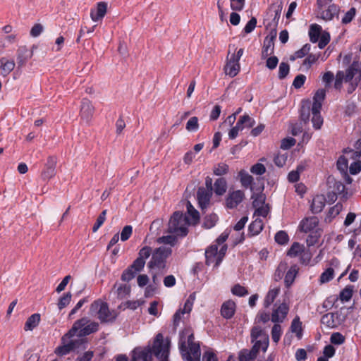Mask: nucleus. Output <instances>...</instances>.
<instances>
[{
    "mask_svg": "<svg viewBox=\"0 0 361 361\" xmlns=\"http://www.w3.org/2000/svg\"><path fill=\"white\" fill-rule=\"evenodd\" d=\"M170 346V341L166 338V343H164V337L162 334L159 333L157 334L152 348L149 345L145 347L143 350L140 348H135L133 350V353L135 354L138 359H141L143 361H152V354L159 357L160 354L162 353L163 355L165 353H169Z\"/></svg>",
    "mask_w": 361,
    "mask_h": 361,
    "instance_id": "obj_1",
    "label": "nucleus"
},
{
    "mask_svg": "<svg viewBox=\"0 0 361 361\" xmlns=\"http://www.w3.org/2000/svg\"><path fill=\"white\" fill-rule=\"evenodd\" d=\"M86 317L77 320L71 329L66 333L61 338V345L56 348L54 353L58 356H64L75 351L74 343L71 338L75 336L79 329L88 322Z\"/></svg>",
    "mask_w": 361,
    "mask_h": 361,
    "instance_id": "obj_2",
    "label": "nucleus"
},
{
    "mask_svg": "<svg viewBox=\"0 0 361 361\" xmlns=\"http://www.w3.org/2000/svg\"><path fill=\"white\" fill-rule=\"evenodd\" d=\"M151 251L152 247L146 245L142 247L139 250L138 257L123 271L121 279L128 282L135 276L137 273L140 272L145 265L146 259L150 257Z\"/></svg>",
    "mask_w": 361,
    "mask_h": 361,
    "instance_id": "obj_3",
    "label": "nucleus"
},
{
    "mask_svg": "<svg viewBox=\"0 0 361 361\" xmlns=\"http://www.w3.org/2000/svg\"><path fill=\"white\" fill-rule=\"evenodd\" d=\"M187 224H190L188 217L184 216L183 212L176 211L173 212L169 220L168 231L170 233H175L178 236L185 237L188 233Z\"/></svg>",
    "mask_w": 361,
    "mask_h": 361,
    "instance_id": "obj_4",
    "label": "nucleus"
},
{
    "mask_svg": "<svg viewBox=\"0 0 361 361\" xmlns=\"http://www.w3.org/2000/svg\"><path fill=\"white\" fill-rule=\"evenodd\" d=\"M172 254V248L171 247L160 246L151 251L152 258L147 264L149 269H152L157 268L163 270L166 267L167 259Z\"/></svg>",
    "mask_w": 361,
    "mask_h": 361,
    "instance_id": "obj_5",
    "label": "nucleus"
},
{
    "mask_svg": "<svg viewBox=\"0 0 361 361\" xmlns=\"http://www.w3.org/2000/svg\"><path fill=\"white\" fill-rule=\"evenodd\" d=\"M190 351L188 349L185 341L179 343V350L181 357L184 361H200V345L195 343L189 345Z\"/></svg>",
    "mask_w": 361,
    "mask_h": 361,
    "instance_id": "obj_6",
    "label": "nucleus"
},
{
    "mask_svg": "<svg viewBox=\"0 0 361 361\" xmlns=\"http://www.w3.org/2000/svg\"><path fill=\"white\" fill-rule=\"evenodd\" d=\"M343 307L341 309L342 310ZM346 319V315L343 314L341 311L336 312L327 313L322 317V324L326 325L327 327L334 329L342 324Z\"/></svg>",
    "mask_w": 361,
    "mask_h": 361,
    "instance_id": "obj_7",
    "label": "nucleus"
},
{
    "mask_svg": "<svg viewBox=\"0 0 361 361\" xmlns=\"http://www.w3.org/2000/svg\"><path fill=\"white\" fill-rule=\"evenodd\" d=\"M358 73L357 69L353 68L350 66L345 70V73L343 71H337L335 77L334 88L336 90H341L343 81L345 82H351L355 75Z\"/></svg>",
    "mask_w": 361,
    "mask_h": 361,
    "instance_id": "obj_8",
    "label": "nucleus"
},
{
    "mask_svg": "<svg viewBox=\"0 0 361 361\" xmlns=\"http://www.w3.org/2000/svg\"><path fill=\"white\" fill-rule=\"evenodd\" d=\"M245 197V192L241 190H230L225 200V206L229 209H235L243 201Z\"/></svg>",
    "mask_w": 361,
    "mask_h": 361,
    "instance_id": "obj_9",
    "label": "nucleus"
},
{
    "mask_svg": "<svg viewBox=\"0 0 361 361\" xmlns=\"http://www.w3.org/2000/svg\"><path fill=\"white\" fill-rule=\"evenodd\" d=\"M57 158L54 156H49L44 164V169L41 173V178L44 181H47L56 175V166Z\"/></svg>",
    "mask_w": 361,
    "mask_h": 361,
    "instance_id": "obj_10",
    "label": "nucleus"
},
{
    "mask_svg": "<svg viewBox=\"0 0 361 361\" xmlns=\"http://www.w3.org/2000/svg\"><path fill=\"white\" fill-rule=\"evenodd\" d=\"M289 311L288 304L283 302L272 312L271 320L274 323H282Z\"/></svg>",
    "mask_w": 361,
    "mask_h": 361,
    "instance_id": "obj_11",
    "label": "nucleus"
},
{
    "mask_svg": "<svg viewBox=\"0 0 361 361\" xmlns=\"http://www.w3.org/2000/svg\"><path fill=\"white\" fill-rule=\"evenodd\" d=\"M33 52L29 50L26 46H20L17 50V63L18 67L24 66L27 61L32 58Z\"/></svg>",
    "mask_w": 361,
    "mask_h": 361,
    "instance_id": "obj_12",
    "label": "nucleus"
},
{
    "mask_svg": "<svg viewBox=\"0 0 361 361\" xmlns=\"http://www.w3.org/2000/svg\"><path fill=\"white\" fill-rule=\"evenodd\" d=\"M212 197V192L207 190L204 188L200 187L197 192V198L200 207L202 209L206 208Z\"/></svg>",
    "mask_w": 361,
    "mask_h": 361,
    "instance_id": "obj_13",
    "label": "nucleus"
},
{
    "mask_svg": "<svg viewBox=\"0 0 361 361\" xmlns=\"http://www.w3.org/2000/svg\"><path fill=\"white\" fill-rule=\"evenodd\" d=\"M236 304L234 301L231 300H228L224 302L221 307V316L226 319H231L235 312Z\"/></svg>",
    "mask_w": 361,
    "mask_h": 361,
    "instance_id": "obj_14",
    "label": "nucleus"
},
{
    "mask_svg": "<svg viewBox=\"0 0 361 361\" xmlns=\"http://www.w3.org/2000/svg\"><path fill=\"white\" fill-rule=\"evenodd\" d=\"M107 4L104 1H101L97 4V8L95 10L92 9L90 11L91 19L94 22H97L102 20L106 13Z\"/></svg>",
    "mask_w": 361,
    "mask_h": 361,
    "instance_id": "obj_15",
    "label": "nucleus"
},
{
    "mask_svg": "<svg viewBox=\"0 0 361 361\" xmlns=\"http://www.w3.org/2000/svg\"><path fill=\"white\" fill-rule=\"evenodd\" d=\"M205 264L207 266H209L212 264L214 265L216 263L218 260L219 255H218V245H212L209 246L205 250Z\"/></svg>",
    "mask_w": 361,
    "mask_h": 361,
    "instance_id": "obj_16",
    "label": "nucleus"
},
{
    "mask_svg": "<svg viewBox=\"0 0 361 361\" xmlns=\"http://www.w3.org/2000/svg\"><path fill=\"white\" fill-rule=\"evenodd\" d=\"M326 201V197H324V195H316L313 198L312 202L310 206L311 212L315 214L320 213L323 210V209L325 206Z\"/></svg>",
    "mask_w": 361,
    "mask_h": 361,
    "instance_id": "obj_17",
    "label": "nucleus"
},
{
    "mask_svg": "<svg viewBox=\"0 0 361 361\" xmlns=\"http://www.w3.org/2000/svg\"><path fill=\"white\" fill-rule=\"evenodd\" d=\"M94 107L91 102L86 98L82 99L81 102L80 116L82 118L88 121L92 116Z\"/></svg>",
    "mask_w": 361,
    "mask_h": 361,
    "instance_id": "obj_18",
    "label": "nucleus"
},
{
    "mask_svg": "<svg viewBox=\"0 0 361 361\" xmlns=\"http://www.w3.org/2000/svg\"><path fill=\"white\" fill-rule=\"evenodd\" d=\"M110 316L111 312L108 304L104 302L98 310V318L102 323L112 322L115 320V317H110Z\"/></svg>",
    "mask_w": 361,
    "mask_h": 361,
    "instance_id": "obj_19",
    "label": "nucleus"
},
{
    "mask_svg": "<svg viewBox=\"0 0 361 361\" xmlns=\"http://www.w3.org/2000/svg\"><path fill=\"white\" fill-rule=\"evenodd\" d=\"M311 112V101L310 99H302L301 102V107L300 110V120L304 123L308 122Z\"/></svg>",
    "mask_w": 361,
    "mask_h": 361,
    "instance_id": "obj_20",
    "label": "nucleus"
},
{
    "mask_svg": "<svg viewBox=\"0 0 361 361\" xmlns=\"http://www.w3.org/2000/svg\"><path fill=\"white\" fill-rule=\"evenodd\" d=\"M317 226L318 221L315 217L303 219L300 223V231L305 233H308L316 230L315 228Z\"/></svg>",
    "mask_w": 361,
    "mask_h": 361,
    "instance_id": "obj_21",
    "label": "nucleus"
},
{
    "mask_svg": "<svg viewBox=\"0 0 361 361\" xmlns=\"http://www.w3.org/2000/svg\"><path fill=\"white\" fill-rule=\"evenodd\" d=\"M15 62L13 60H8L3 57L0 59L1 75L6 77L15 68Z\"/></svg>",
    "mask_w": 361,
    "mask_h": 361,
    "instance_id": "obj_22",
    "label": "nucleus"
},
{
    "mask_svg": "<svg viewBox=\"0 0 361 361\" xmlns=\"http://www.w3.org/2000/svg\"><path fill=\"white\" fill-rule=\"evenodd\" d=\"M283 8L282 3L279 5L276 6L275 4H271L269 7V11H273L274 13V17L271 22H269L267 25V27H277L280 17L281 11Z\"/></svg>",
    "mask_w": 361,
    "mask_h": 361,
    "instance_id": "obj_23",
    "label": "nucleus"
},
{
    "mask_svg": "<svg viewBox=\"0 0 361 361\" xmlns=\"http://www.w3.org/2000/svg\"><path fill=\"white\" fill-rule=\"evenodd\" d=\"M263 228L264 224L262 220L260 219H256L249 225L247 235L249 237L257 235L262 231Z\"/></svg>",
    "mask_w": 361,
    "mask_h": 361,
    "instance_id": "obj_24",
    "label": "nucleus"
},
{
    "mask_svg": "<svg viewBox=\"0 0 361 361\" xmlns=\"http://www.w3.org/2000/svg\"><path fill=\"white\" fill-rule=\"evenodd\" d=\"M339 7L333 4L329 6L328 8L322 13V18L325 20H331L335 16H338Z\"/></svg>",
    "mask_w": 361,
    "mask_h": 361,
    "instance_id": "obj_25",
    "label": "nucleus"
},
{
    "mask_svg": "<svg viewBox=\"0 0 361 361\" xmlns=\"http://www.w3.org/2000/svg\"><path fill=\"white\" fill-rule=\"evenodd\" d=\"M40 319L41 316L39 313H35L30 316L25 323L24 330L32 331L39 325Z\"/></svg>",
    "mask_w": 361,
    "mask_h": 361,
    "instance_id": "obj_26",
    "label": "nucleus"
},
{
    "mask_svg": "<svg viewBox=\"0 0 361 361\" xmlns=\"http://www.w3.org/2000/svg\"><path fill=\"white\" fill-rule=\"evenodd\" d=\"M79 334L80 337L88 336L92 333L97 332L99 330V324L97 322H93L87 325H84L81 328L79 329Z\"/></svg>",
    "mask_w": 361,
    "mask_h": 361,
    "instance_id": "obj_27",
    "label": "nucleus"
},
{
    "mask_svg": "<svg viewBox=\"0 0 361 361\" xmlns=\"http://www.w3.org/2000/svg\"><path fill=\"white\" fill-rule=\"evenodd\" d=\"M238 177L240 178V181L241 185L245 188H250L252 190V184L253 183V178L250 176L246 171L242 169L238 173Z\"/></svg>",
    "mask_w": 361,
    "mask_h": 361,
    "instance_id": "obj_28",
    "label": "nucleus"
},
{
    "mask_svg": "<svg viewBox=\"0 0 361 361\" xmlns=\"http://www.w3.org/2000/svg\"><path fill=\"white\" fill-rule=\"evenodd\" d=\"M274 52V42L268 41L267 39H264L263 47L262 49L261 58L266 59L268 56L272 55Z\"/></svg>",
    "mask_w": 361,
    "mask_h": 361,
    "instance_id": "obj_29",
    "label": "nucleus"
},
{
    "mask_svg": "<svg viewBox=\"0 0 361 361\" xmlns=\"http://www.w3.org/2000/svg\"><path fill=\"white\" fill-rule=\"evenodd\" d=\"M214 187L215 194L221 196L227 190V182L224 178H219L215 180Z\"/></svg>",
    "mask_w": 361,
    "mask_h": 361,
    "instance_id": "obj_30",
    "label": "nucleus"
},
{
    "mask_svg": "<svg viewBox=\"0 0 361 361\" xmlns=\"http://www.w3.org/2000/svg\"><path fill=\"white\" fill-rule=\"evenodd\" d=\"M280 287H276L272 289H270L264 300V307L267 308L269 307L271 304L274 301L276 298L278 296V295L280 293Z\"/></svg>",
    "mask_w": 361,
    "mask_h": 361,
    "instance_id": "obj_31",
    "label": "nucleus"
},
{
    "mask_svg": "<svg viewBox=\"0 0 361 361\" xmlns=\"http://www.w3.org/2000/svg\"><path fill=\"white\" fill-rule=\"evenodd\" d=\"M290 329L293 333H295L296 336L298 339L302 338V322H300V317L298 316H296L293 319Z\"/></svg>",
    "mask_w": 361,
    "mask_h": 361,
    "instance_id": "obj_32",
    "label": "nucleus"
},
{
    "mask_svg": "<svg viewBox=\"0 0 361 361\" xmlns=\"http://www.w3.org/2000/svg\"><path fill=\"white\" fill-rule=\"evenodd\" d=\"M322 27L317 24H312L310 27L309 36L310 40L312 43H316L319 41L321 36Z\"/></svg>",
    "mask_w": 361,
    "mask_h": 361,
    "instance_id": "obj_33",
    "label": "nucleus"
},
{
    "mask_svg": "<svg viewBox=\"0 0 361 361\" xmlns=\"http://www.w3.org/2000/svg\"><path fill=\"white\" fill-rule=\"evenodd\" d=\"M321 234L322 230L319 228H317L316 230L310 232V234L306 239L307 245L308 247H311L317 244L321 237Z\"/></svg>",
    "mask_w": 361,
    "mask_h": 361,
    "instance_id": "obj_34",
    "label": "nucleus"
},
{
    "mask_svg": "<svg viewBox=\"0 0 361 361\" xmlns=\"http://www.w3.org/2000/svg\"><path fill=\"white\" fill-rule=\"evenodd\" d=\"M304 245L298 242H294L289 250L287 251V255L290 257H296L304 251Z\"/></svg>",
    "mask_w": 361,
    "mask_h": 361,
    "instance_id": "obj_35",
    "label": "nucleus"
},
{
    "mask_svg": "<svg viewBox=\"0 0 361 361\" xmlns=\"http://www.w3.org/2000/svg\"><path fill=\"white\" fill-rule=\"evenodd\" d=\"M187 211L189 216L192 218L190 224L196 225L200 221V213L196 210L190 202L187 203Z\"/></svg>",
    "mask_w": 361,
    "mask_h": 361,
    "instance_id": "obj_36",
    "label": "nucleus"
},
{
    "mask_svg": "<svg viewBox=\"0 0 361 361\" xmlns=\"http://www.w3.org/2000/svg\"><path fill=\"white\" fill-rule=\"evenodd\" d=\"M218 216L216 214H210L204 216L202 227L206 229H209L214 227L218 221Z\"/></svg>",
    "mask_w": 361,
    "mask_h": 361,
    "instance_id": "obj_37",
    "label": "nucleus"
},
{
    "mask_svg": "<svg viewBox=\"0 0 361 361\" xmlns=\"http://www.w3.org/2000/svg\"><path fill=\"white\" fill-rule=\"evenodd\" d=\"M240 68L239 63H231L227 62L224 67L226 73L232 78L238 75L240 71Z\"/></svg>",
    "mask_w": 361,
    "mask_h": 361,
    "instance_id": "obj_38",
    "label": "nucleus"
},
{
    "mask_svg": "<svg viewBox=\"0 0 361 361\" xmlns=\"http://www.w3.org/2000/svg\"><path fill=\"white\" fill-rule=\"evenodd\" d=\"M353 293V286L351 285L346 286L340 293L339 298L343 302L349 301Z\"/></svg>",
    "mask_w": 361,
    "mask_h": 361,
    "instance_id": "obj_39",
    "label": "nucleus"
},
{
    "mask_svg": "<svg viewBox=\"0 0 361 361\" xmlns=\"http://www.w3.org/2000/svg\"><path fill=\"white\" fill-rule=\"evenodd\" d=\"M267 335L259 326H254L250 331V340L251 343L258 340V338Z\"/></svg>",
    "mask_w": 361,
    "mask_h": 361,
    "instance_id": "obj_40",
    "label": "nucleus"
},
{
    "mask_svg": "<svg viewBox=\"0 0 361 361\" xmlns=\"http://www.w3.org/2000/svg\"><path fill=\"white\" fill-rule=\"evenodd\" d=\"M343 209V204L340 202H338L336 205L331 207L328 212V214L326 217V221L329 219V221L330 222L332 219L335 218L338 216Z\"/></svg>",
    "mask_w": 361,
    "mask_h": 361,
    "instance_id": "obj_41",
    "label": "nucleus"
},
{
    "mask_svg": "<svg viewBox=\"0 0 361 361\" xmlns=\"http://www.w3.org/2000/svg\"><path fill=\"white\" fill-rule=\"evenodd\" d=\"M274 239L279 245H284L288 243L289 236L285 231H279L275 234Z\"/></svg>",
    "mask_w": 361,
    "mask_h": 361,
    "instance_id": "obj_42",
    "label": "nucleus"
},
{
    "mask_svg": "<svg viewBox=\"0 0 361 361\" xmlns=\"http://www.w3.org/2000/svg\"><path fill=\"white\" fill-rule=\"evenodd\" d=\"M253 345L258 348L259 350H262V352H266L269 345V336L266 335L265 338H263L262 340H257L255 341Z\"/></svg>",
    "mask_w": 361,
    "mask_h": 361,
    "instance_id": "obj_43",
    "label": "nucleus"
},
{
    "mask_svg": "<svg viewBox=\"0 0 361 361\" xmlns=\"http://www.w3.org/2000/svg\"><path fill=\"white\" fill-rule=\"evenodd\" d=\"M229 166L226 163H219L213 169V173L216 176H221L228 172Z\"/></svg>",
    "mask_w": 361,
    "mask_h": 361,
    "instance_id": "obj_44",
    "label": "nucleus"
},
{
    "mask_svg": "<svg viewBox=\"0 0 361 361\" xmlns=\"http://www.w3.org/2000/svg\"><path fill=\"white\" fill-rule=\"evenodd\" d=\"M282 334L281 326L279 323H275L271 329V334L273 341L277 343Z\"/></svg>",
    "mask_w": 361,
    "mask_h": 361,
    "instance_id": "obj_45",
    "label": "nucleus"
},
{
    "mask_svg": "<svg viewBox=\"0 0 361 361\" xmlns=\"http://www.w3.org/2000/svg\"><path fill=\"white\" fill-rule=\"evenodd\" d=\"M231 293L233 295L238 297H243L249 293L247 289L239 283H237L232 287Z\"/></svg>",
    "mask_w": 361,
    "mask_h": 361,
    "instance_id": "obj_46",
    "label": "nucleus"
},
{
    "mask_svg": "<svg viewBox=\"0 0 361 361\" xmlns=\"http://www.w3.org/2000/svg\"><path fill=\"white\" fill-rule=\"evenodd\" d=\"M297 274V270L291 267L286 274L284 283L287 288L290 287L293 283L295 276Z\"/></svg>",
    "mask_w": 361,
    "mask_h": 361,
    "instance_id": "obj_47",
    "label": "nucleus"
},
{
    "mask_svg": "<svg viewBox=\"0 0 361 361\" xmlns=\"http://www.w3.org/2000/svg\"><path fill=\"white\" fill-rule=\"evenodd\" d=\"M251 199L252 201L253 207H258L264 204L266 200V197L262 193H253L251 196Z\"/></svg>",
    "mask_w": 361,
    "mask_h": 361,
    "instance_id": "obj_48",
    "label": "nucleus"
},
{
    "mask_svg": "<svg viewBox=\"0 0 361 361\" xmlns=\"http://www.w3.org/2000/svg\"><path fill=\"white\" fill-rule=\"evenodd\" d=\"M334 271L332 268L326 269L320 276L319 281L321 283H324L330 281L334 279Z\"/></svg>",
    "mask_w": 361,
    "mask_h": 361,
    "instance_id": "obj_49",
    "label": "nucleus"
},
{
    "mask_svg": "<svg viewBox=\"0 0 361 361\" xmlns=\"http://www.w3.org/2000/svg\"><path fill=\"white\" fill-rule=\"evenodd\" d=\"M72 295L70 292L64 293L59 299L58 302V308L61 310L66 307L71 302Z\"/></svg>",
    "mask_w": 361,
    "mask_h": 361,
    "instance_id": "obj_50",
    "label": "nucleus"
},
{
    "mask_svg": "<svg viewBox=\"0 0 361 361\" xmlns=\"http://www.w3.org/2000/svg\"><path fill=\"white\" fill-rule=\"evenodd\" d=\"M159 243L170 245L174 246L177 243V237L175 235H163L157 239Z\"/></svg>",
    "mask_w": 361,
    "mask_h": 361,
    "instance_id": "obj_51",
    "label": "nucleus"
},
{
    "mask_svg": "<svg viewBox=\"0 0 361 361\" xmlns=\"http://www.w3.org/2000/svg\"><path fill=\"white\" fill-rule=\"evenodd\" d=\"M290 71V66L286 62H281L279 68L278 77L280 80H283L288 75Z\"/></svg>",
    "mask_w": 361,
    "mask_h": 361,
    "instance_id": "obj_52",
    "label": "nucleus"
},
{
    "mask_svg": "<svg viewBox=\"0 0 361 361\" xmlns=\"http://www.w3.org/2000/svg\"><path fill=\"white\" fill-rule=\"evenodd\" d=\"M107 211L106 209L103 210L99 216L97 217L96 222L94 223L92 227V232L95 233L98 231V229L102 226V225L104 223L106 220Z\"/></svg>",
    "mask_w": 361,
    "mask_h": 361,
    "instance_id": "obj_53",
    "label": "nucleus"
},
{
    "mask_svg": "<svg viewBox=\"0 0 361 361\" xmlns=\"http://www.w3.org/2000/svg\"><path fill=\"white\" fill-rule=\"evenodd\" d=\"M255 359L248 349L244 348L239 352L238 361H252Z\"/></svg>",
    "mask_w": 361,
    "mask_h": 361,
    "instance_id": "obj_54",
    "label": "nucleus"
},
{
    "mask_svg": "<svg viewBox=\"0 0 361 361\" xmlns=\"http://www.w3.org/2000/svg\"><path fill=\"white\" fill-rule=\"evenodd\" d=\"M345 336L340 332H334L330 337V341L334 345H341L345 342Z\"/></svg>",
    "mask_w": 361,
    "mask_h": 361,
    "instance_id": "obj_55",
    "label": "nucleus"
},
{
    "mask_svg": "<svg viewBox=\"0 0 361 361\" xmlns=\"http://www.w3.org/2000/svg\"><path fill=\"white\" fill-rule=\"evenodd\" d=\"M186 129L188 131H196L199 128L198 118L196 116L191 117L186 123Z\"/></svg>",
    "mask_w": 361,
    "mask_h": 361,
    "instance_id": "obj_56",
    "label": "nucleus"
},
{
    "mask_svg": "<svg viewBox=\"0 0 361 361\" xmlns=\"http://www.w3.org/2000/svg\"><path fill=\"white\" fill-rule=\"evenodd\" d=\"M319 56V54H308L305 59L303 61L302 66H305L306 68L309 69L312 66V65L314 64L318 60Z\"/></svg>",
    "mask_w": 361,
    "mask_h": 361,
    "instance_id": "obj_57",
    "label": "nucleus"
},
{
    "mask_svg": "<svg viewBox=\"0 0 361 361\" xmlns=\"http://www.w3.org/2000/svg\"><path fill=\"white\" fill-rule=\"evenodd\" d=\"M130 286L127 284L121 285L117 289L118 297L123 298L130 293Z\"/></svg>",
    "mask_w": 361,
    "mask_h": 361,
    "instance_id": "obj_58",
    "label": "nucleus"
},
{
    "mask_svg": "<svg viewBox=\"0 0 361 361\" xmlns=\"http://www.w3.org/2000/svg\"><path fill=\"white\" fill-rule=\"evenodd\" d=\"M355 15H356L355 8H354V7L350 8V10L345 13V16L342 18V20H341L342 23L346 25V24L350 23L353 20V19L355 18Z\"/></svg>",
    "mask_w": 361,
    "mask_h": 361,
    "instance_id": "obj_59",
    "label": "nucleus"
},
{
    "mask_svg": "<svg viewBox=\"0 0 361 361\" xmlns=\"http://www.w3.org/2000/svg\"><path fill=\"white\" fill-rule=\"evenodd\" d=\"M330 41V35L327 32H323L319 37L318 47L319 49H324Z\"/></svg>",
    "mask_w": 361,
    "mask_h": 361,
    "instance_id": "obj_60",
    "label": "nucleus"
},
{
    "mask_svg": "<svg viewBox=\"0 0 361 361\" xmlns=\"http://www.w3.org/2000/svg\"><path fill=\"white\" fill-rule=\"evenodd\" d=\"M296 140L295 138L291 137H288L286 138H283L281 140V148L283 149H289L293 146L295 145Z\"/></svg>",
    "mask_w": 361,
    "mask_h": 361,
    "instance_id": "obj_61",
    "label": "nucleus"
},
{
    "mask_svg": "<svg viewBox=\"0 0 361 361\" xmlns=\"http://www.w3.org/2000/svg\"><path fill=\"white\" fill-rule=\"evenodd\" d=\"M231 8L235 11H241L245 4V0H230Z\"/></svg>",
    "mask_w": 361,
    "mask_h": 361,
    "instance_id": "obj_62",
    "label": "nucleus"
},
{
    "mask_svg": "<svg viewBox=\"0 0 361 361\" xmlns=\"http://www.w3.org/2000/svg\"><path fill=\"white\" fill-rule=\"evenodd\" d=\"M257 23V18L255 17H252L243 28V32L245 34L252 32L256 27Z\"/></svg>",
    "mask_w": 361,
    "mask_h": 361,
    "instance_id": "obj_63",
    "label": "nucleus"
},
{
    "mask_svg": "<svg viewBox=\"0 0 361 361\" xmlns=\"http://www.w3.org/2000/svg\"><path fill=\"white\" fill-rule=\"evenodd\" d=\"M250 172L256 175H262L266 172V168L264 164L257 163L251 166Z\"/></svg>",
    "mask_w": 361,
    "mask_h": 361,
    "instance_id": "obj_64",
    "label": "nucleus"
}]
</instances>
